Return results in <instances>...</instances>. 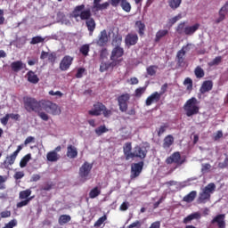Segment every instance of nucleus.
Segmentation results:
<instances>
[{
    "mask_svg": "<svg viewBox=\"0 0 228 228\" xmlns=\"http://www.w3.org/2000/svg\"><path fill=\"white\" fill-rule=\"evenodd\" d=\"M46 159L47 161H51L52 163H54L60 159V155L56 153V151H49L46 154Z\"/></svg>",
    "mask_w": 228,
    "mask_h": 228,
    "instance_id": "obj_28",
    "label": "nucleus"
},
{
    "mask_svg": "<svg viewBox=\"0 0 228 228\" xmlns=\"http://www.w3.org/2000/svg\"><path fill=\"white\" fill-rule=\"evenodd\" d=\"M102 0H94L93 2V12H102V10H108L110 7V4L108 2H104L101 4Z\"/></svg>",
    "mask_w": 228,
    "mask_h": 228,
    "instance_id": "obj_12",
    "label": "nucleus"
},
{
    "mask_svg": "<svg viewBox=\"0 0 228 228\" xmlns=\"http://www.w3.org/2000/svg\"><path fill=\"white\" fill-rule=\"evenodd\" d=\"M185 54H186V52L183 49L180 50L177 53L176 58H177V61L180 65L184 62V55Z\"/></svg>",
    "mask_w": 228,
    "mask_h": 228,
    "instance_id": "obj_41",
    "label": "nucleus"
},
{
    "mask_svg": "<svg viewBox=\"0 0 228 228\" xmlns=\"http://www.w3.org/2000/svg\"><path fill=\"white\" fill-rule=\"evenodd\" d=\"M220 63H222V57L217 56L210 62V65H220Z\"/></svg>",
    "mask_w": 228,
    "mask_h": 228,
    "instance_id": "obj_60",
    "label": "nucleus"
},
{
    "mask_svg": "<svg viewBox=\"0 0 228 228\" xmlns=\"http://www.w3.org/2000/svg\"><path fill=\"white\" fill-rule=\"evenodd\" d=\"M168 35V30L167 29H160L156 33L155 37V42H159L161 38H164V37H167Z\"/></svg>",
    "mask_w": 228,
    "mask_h": 228,
    "instance_id": "obj_33",
    "label": "nucleus"
},
{
    "mask_svg": "<svg viewBox=\"0 0 228 228\" xmlns=\"http://www.w3.org/2000/svg\"><path fill=\"white\" fill-rule=\"evenodd\" d=\"M15 159H17V155H15V153L7 156L5 160L2 163L3 168L10 170V167L15 163Z\"/></svg>",
    "mask_w": 228,
    "mask_h": 228,
    "instance_id": "obj_15",
    "label": "nucleus"
},
{
    "mask_svg": "<svg viewBox=\"0 0 228 228\" xmlns=\"http://www.w3.org/2000/svg\"><path fill=\"white\" fill-rule=\"evenodd\" d=\"M181 3H183V0H172L173 10L179 8V6H181Z\"/></svg>",
    "mask_w": 228,
    "mask_h": 228,
    "instance_id": "obj_56",
    "label": "nucleus"
},
{
    "mask_svg": "<svg viewBox=\"0 0 228 228\" xmlns=\"http://www.w3.org/2000/svg\"><path fill=\"white\" fill-rule=\"evenodd\" d=\"M122 56H124V48L121 46H114L110 54L111 61L117 63V61H118V59L122 58Z\"/></svg>",
    "mask_w": 228,
    "mask_h": 228,
    "instance_id": "obj_8",
    "label": "nucleus"
},
{
    "mask_svg": "<svg viewBox=\"0 0 228 228\" xmlns=\"http://www.w3.org/2000/svg\"><path fill=\"white\" fill-rule=\"evenodd\" d=\"M112 45L114 47H120L122 45V36H116L112 39Z\"/></svg>",
    "mask_w": 228,
    "mask_h": 228,
    "instance_id": "obj_40",
    "label": "nucleus"
},
{
    "mask_svg": "<svg viewBox=\"0 0 228 228\" xmlns=\"http://www.w3.org/2000/svg\"><path fill=\"white\" fill-rule=\"evenodd\" d=\"M27 79H28V83H32V85H37V83H38V81H40V78H38V76L37 74H35V71H33V70H29L27 73Z\"/></svg>",
    "mask_w": 228,
    "mask_h": 228,
    "instance_id": "obj_26",
    "label": "nucleus"
},
{
    "mask_svg": "<svg viewBox=\"0 0 228 228\" xmlns=\"http://www.w3.org/2000/svg\"><path fill=\"white\" fill-rule=\"evenodd\" d=\"M197 104H199V101L195 97L187 100L183 105L186 117H193V115H199L200 108Z\"/></svg>",
    "mask_w": 228,
    "mask_h": 228,
    "instance_id": "obj_3",
    "label": "nucleus"
},
{
    "mask_svg": "<svg viewBox=\"0 0 228 228\" xmlns=\"http://www.w3.org/2000/svg\"><path fill=\"white\" fill-rule=\"evenodd\" d=\"M85 4L77 5L71 12V17L73 19L80 18L81 20H86V26L90 32V36L94 35V31H95V20L92 18V11L90 9L85 10Z\"/></svg>",
    "mask_w": 228,
    "mask_h": 228,
    "instance_id": "obj_2",
    "label": "nucleus"
},
{
    "mask_svg": "<svg viewBox=\"0 0 228 228\" xmlns=\"http://www.w3.org/2000/svg\"><path fill=\"white\" fill-rule=\"evenodd\" d=\"M134 28L137 30V33L139 34L140 37H143V35H145L146 27L145 23H143L142 20L135 21Z\"/></svg>",
    "mask_w": 228,
    "mask_h": 228,
    "instance_id": "obj_23",
    "label": "nucleus"
},
{
    "mask_svg": "<svg viewBox=\"0 0 228 228\" xmlns=\"http://www.w3.org/2000/svg\"><path fill=\"white\" fill-rule=\"evenodd\" d=\"M31 159L30 153L25 155L20 161V168H24L28 166V163H29V160Z\"/></svg>",
    "mask_w": 228,
    "mask_h": 228,
    "instance_id": "obj_34",
    "label": "nucleus"
},
{
    "mask_svg": "<svg viewBox=\"0 0 228 228\" xmlns=\"http://www.w3.org/2000/svg\"><path fill=\"white\" fill-rule=\"evenodd\" d=\"M13 227H17V220L15 219L11 220L3 228H13Z\"/></svg>",
    "mask_w": 228,
    "mask_h": 228,
    "instance_id": "obj_52",
    "label": "nucleus"
},
{
    "mask_svg": "<svg viewBox=\"0 0 228 228\" xmlns=\"http://www.w3.org/2000/svg\"><path fill=\"white\" fill-rule=\"evenodd\" d=\"M125 44L128 47H131V45H136V44H138V35L127 34L125 38Z\"/></svg>",
    "mask_w": 228,
    "mask_h": 228,
    "instance_id": "obj_17",
    "label": "nucleus"
},
{
    "mask_svg": "<svg viewBox=\"0 0 228 228\" xmlns=\"http://www.w3.org/2000/svg\"><path fill=\"white\" fill-rule=\"evenodd\" d=\"M215 190H216V185L214 183H208L205 188H203L202 191L200 192L198 197L199 204H206L208 200H211V194L215 193Z\"/></svg>",
    "mask_w": 228,
    "mask_h": 228,
    "instance_id": "obj_4",
    "label": "nucleus"
},
{
    "mask_svg": "<svg viewBox=\"0 0 228 228\" xmlns=\"http://www.w3.org/2000/svg\"><path fill=\"white\" fill-rule=\"evenodd\" d=\"M183 85L185 86H187V90H191V88H193V80L190 77H186L183 81Z\"/></svg>",
    "mask_w": 228,
    "mask_h": 228,
    "instance_id": "obj_47",
    "label": "nucleus"
},
{
    "mask_svg": "<svg viewBox=\"0 0 228 228\" xmlns=\"http://www.w3.org/2000/svg\"><path fill=\"white\" fill-rule=\"evenodd\" d=\"M23 104L26 111L28 113L35 111L45 122L49 120L47 113L52 115H60L61 113V109L56 103L47 100L38 101L33 97L25 96L23 97ZM42 110L46 111V113L42 111Z\"/></svg>",
    "mask_w": 228,
    "mask_h": 228,
    "instance_id": "obj_1",
    "label": "nucleus"
},
{
    "mask_svg": "<svg viewBox=\"0 0 228 228\" xmlns=\"http://www.w3.org/2000/svg\"><path fill=\"white\" fill-rule=\"evenodd\" d=\"M228 166V157H226L224 160V162H220L218 164L219 168H227Z\"/></svg>",
    "mask_w": 228,
    "mask_h": 228,
    "instance_id": "obj_62",
    "label": "nucleus"
},
{
    "mask_svg": "<svg viewBox=\"0 0 228 228\" xmlns=\"http://www.w3.org/2000/svg\"><path fill=\"white\" fill-rule=\"evenodd\" d=\"M26 64L22 63V61H16L11 63V69L13 72H20L22 69H25Z\"/></svg>",
    "mask_w": 228,
    "mask_h": 228,
    "instance_id": "obj_24",
    "label": "nucleus"
},
{
    "mask_svg": "<svg viewBox=\"0 0 228 228\" xmlns=\"http://www.w3.org/2000/svg\"><path fill=\"white\" fill-rule=\"evenodd\" d=\"M48 61H50V63L56 62V53H51L50 54H48Z\"/></svg>",
    "mask_w": 228,
    "mask_h": 228,
    "instance_id": "obj_57",
    "label": "nucleus"
},
{
    "mask_svg": "<svg viewBox=\"0 0 228 228\" xmlns=\"http://www.w3.org/2000/svg\"><path fill=\"white\" fill-rule=\"evenodd\" d=\"M22 177H24V171H18L14 174V179H16V181L22 179Z\"/></svg>",
    "mask_w": 228,
    "mask_h": 228,
    "instance_id": "obj_61",
    "label": "nucleus"
},
{
    "mask_svg": "<svg viewBox=\"0 0 228 228\" xmlns=\"http://www.w3.org/2000/svg\"><path fill=\"white\" fill-rule=\"evenodd\" d=\"M143 171V161L134 163L131 166L130 179L140 177V174Z\"/></svg>",
    "mask_w": 228,
    "mask_h": 228,
    "instance_id": "obj_7",
    "label": "nucleus"
},
{
    "mask_svg": "<svg viewBox=\"0 0 228 228\" xmlns=\"http://www.w3.org/2000/svg\"><path fill=\"white\" fill-rule=\"evenodd\" d=\"M185 159L181 158V153H179V151L173 153L172 163H175L176 167H181Z\"/></svg>",
    "mask_w": 228,
    "mask_h": 228,
    "instance_id": "obj_25",
    "label": "nucleus"
},
{
    "mask_svg": "<svg viewBox=\"0 0 228 228\" xmlns=\"http://www.w3.org/2000/svg\"><path fill=\"white\" fill-rule=\"evenodd\" d=\"M33 200V197L28 198L27 200H21L16 204L17 208H24V206H28L29 202Z\"/></svg>",
    "mask_w": 228,
    "mask_h": 228,
    "instance_id": "obj_46",
    "label": "nucleus"
},
{
    "mask_svg": "<svg viewBox=\"0 0 228 228\" xmlns=\"http://www.w3.org/2000/svg\"><path fill=\"white\" fill-rule=\"evenodd\" d=\"M131 99V94L126 93L118 97V104L119 106V111L122 113H126L127 111V102H129V100Z\"/></svg>",
    "mask_w": 228,
    "mask_h": 228,
    "instance_id": "obj_6",
    "label": "nucleus"
},
{
    "mask_svg": "<svg viewBox=\"0 0 228 228\" xmlns=\"http://www.w3.org/2000/svg\"><path fill=\"white\" fill-rule=\"evenodd\" d=\"M79 52L83 56H88V53H90V45H84L80 47Z\"/></svg>",
    "mask_w": 228,
    "mask_h": 228,
    "instance_id": "obj_43",
    "label": "nucleus"
},
{
    "mask_svg": "<svg viewBox=\"0 0 228 228\" xmlns=\"http://www.w3.org/2000/svg\"><path fill=\"white\" fill-rule=\"evenodd\" d=\"M118 6H120L122 8V11L126 12V13H129L132 9L131 3H129L128 0H118L113 8H118Z\"/></svg>",
    "mask_w": 228,
    "mask_h": 228,
    "instance_id": "obj_14",
    "label": "nucleus"
},
{
    "mask_svg": "<svg viewBox=\"0 0 228 228\" xmlns=\"http://www.w3.org/2000/svg\"><path fill=\"white\" fill-rule=\"evenodd\" d=\"M92 168H94V164H90L86 161L79 167L78 175L84 183L88 181Z\"/></svg>",
    "mask_w": 228,
    "mask_h": 228,
    "instance_id": "obj_5",
    "label": "nucleus"
},
{
    "mask_svg": "<svg viewBox=\"0 0 228 228\" xmlns=\"http://www.w3.org/2000/svg\"><path fill=\"white\" fill-rule=\"evenodd\" d=\"M133 158H139V159H145L147 158V149L144 147H140L139 145L134 148V151L132 152V159Z\"/></svg>",
    "mask_w": 228,
    "mask_h": 228,
    "instance_id": "obj_9",
    "label": "nucleus"
},
{
    "mask_svg": "<svg viewBox=\"0 0 228 228\" xmlns=\"http://www.w3.org/2000/svg\"><path fill=\"white\" fill-rule=\"evenodd\" d=\"M161 223L159 221L154 222L151 224L149 228H160Z\"/></svg>",
    "mask_w": 228,
    "mask_h": 228,
    "instance_id": "obj_64",
    "label": "nucleus"
},
{
    "mask_svg": "<svg viewBox=\"0 0 228 228\" xmlns=\"http://www.w3.org/2000/svg\"><path fill=\"white\" fill-rule=\"evenodd\" d=\"M66 156L67 158H69V159H75V158H77V148L71 144L68 145Z\"/></svg>",
    "mask_w": 228,
    "mask_h": 228,
    "instance_id": "obj_21",
    "label": "nucleus"
},
{
    "mask_svg": "<svg viewBox=\"0 0 228 228\" xmlns=\"http://www.w3.org/2000/svg\"><path fill=\"white\" fill-rule=\"evenodd\" d=\"M106 105H103L102 102H96L93 105V109L88 111V114L91 117H99L102 113V110H105Z\"/></svg>",
    "mask_w": 228,
    "mask_h": 228,
    "instance_id": "obj_10",
    "label": "nucleus"
},
{
    "mask_svg": "<svg viewBox=\"0 0 228 228\" xmlns=\"http://www.w3.org/2000/svg\"><path fill=\"white\" fill-rule=\"evenodd\" d=\"M99 195H101V189H99V187L93 188L89 192L90 199H95L99 197Z\"/></svg>",
    "mask_w": 228,
    "mask_h": 228,
    "instance_id": "obj_37",
    "label": "nucleus"
},
{
    "mask_svg": "<svg viewBox=\"0 0 228 228\" xmlns=\"http://www.w3.org/2000/svg\"><path fill=\"white\" fill-rule=\"evenodd\" d=\"M85 68H79L77 71L76 77L77 79H81L83 77V74H85Z\"/></svg>",
    "mask_w": 228,
    "mask_h": 228,
    "instance_id": "obj_55",
    "label": "nucleus"
},
{
    "mask_svg": "<svg viewBox=\"0 0 228 228\" xmlns=\"http://www.w3.org/2000/svg\"><path fill=\"white\" fill-rule=\"evenodd\" d=\"M220 138H224V133L222 132V130H219L215 134L213 140L214 142H218Z\"/></svg>",
    "mask_w": 228,
    "mask_h": 228,
    "instance_id": "obj_51",
    "label": "nucleus"
},
{
    "mask_svg": "<svg viewBox=\"0 0 228 228\" xmlns=\"http://www.w3.org/2000/svg\"><path fill=\"white\" fill-rule=\"evenodd\" d=\"M6 177L0 175V190H6Z\"/></svg>",
    "mask_w": 228,
    "mask_h": 228,
    "instance_id": "obj_54",
    "label": "nucleus"
},
{
    "mask_svg": "<svg viewBox=\"0 0 228 228\" xmlns=\"http://www.w3.org/2000/svg\"><path fill=\"white\" fill-rule=\"evenodd\" d=\"M211 170V164L206 163L201 165V172H208Z\"/></svg>",
    "mask_w": 228,
    "mask_h": 228,
    "instance_id": "obj_59",
    "label": "nucleus"
},
{
    "mask_svg": "<svg viewBox=\"0 0 228 228\" xmlns=\"http://www.w3.org/2000/svg\"><path fill=\"white\" fill-rule=\"evenodd\" d=\"M228 13V2H226L224 4V5L220 9L219 11V17L216 20V23L220 24V22H222V20H225V15H227Z\"/></svg>",
    "mask_w": 228,
    "mask_h": 228,
    "instance_id": "obj_22",
    "label": "nucleus"
},
{
    "mask_svg": "<svg viewBox=\"0 0 228 228\" xmlns=\"http://www.w3.org/2000/svg\"><path fill=\"white\" fill-rule=\"evenodd\" d=\"M148 76H156V72H158V66L151 65L146 69Z\"/></svg>",
    "mask_w": 228,
    "mask_h": 228,
    "instance_id": "obj_42",
    "label": "nucleus"
},
{
    "mask_svg": "<svg viewBox=\"0 0 228 228\" xmlns=\"http://www.w3.org/2000/svg\"><path fill=\"white\" fill-rule=\"evenodd\" d=\"M72 61H74V58L70 55L64 56L60 62L59 69L63 72H65V70H69V69H70V65H72Z\"/></svg>",
    "mask_w": 228,
    "mask_h": 228,
    "instance_id": "obj_11",
    "label": "nucleus"
},
{
    "mask_svg": "<svg viewBox=\"0 0 228 228\" xmlns=\"http://www.w3.org/2000/svg\"><path fill=\"white\" fill-rule=\"evenodd\" d=\"M198 218H200V214L199 213L191 214L183 219V224H190L191 220H195Z\"/></svg>",
    "mask_w": 228,
    "mask_h": 228,
    "instance_id": "obj_35",
    "label": "nucleus"
},
{
    "mask_svg": "<svg viewBox=\"0 0 228 228\" xmlns=\"http://www.w3.org/2000/svg\"><path fill=\"white\" fill-rule=\"evenodd\" d=\"M194 74L198 79H201V77H204L205 76L204 69L200 68V66L196 67Z\"/></svg>",
    "mask_w": 228,
    "mask_h": 228,
    "instance_id": "obj_39",
    "label": "nucleus"
},
{
    "mask_svg": "<svg viewBox=\"0 0 228 228\" xmlns=\"http://www.w3.org/2000/svg\"><path fill=\"white\" fill-rule=\"evenodd\" d=\"M8 120H10V114H6L4 118H2L0 119V122L1 124H3V126H7Z\"/></svg>",
    "mask_w": 228,
    "mask_h": 228,
    "instance_id": "obj_58",
    "label": "nucleus"
},
{
    "mask_svg": "<svg viewBox=\"0 0 228 228\" xmlns=\"http://www.w3.org/2000/svg\"><path fill=\"white\" fill-rule=\"evenodd\" d=\"M32 191L30 189H27L25 191H21L19 193V200H26L30 198Z\"/></svg>",
    "mask_w": 228,
    "mask_h": 228,
    "instance_id": "obj_30",
    "label": "nucleus"
},
{
    "mask_svg": "<svg viewBox=\"0 0 228 228\" xmlns=\"http://www.w3.org/2000/svg\"><path fill=\"white\" fill-rule=\"evenodd\" d=\"M199 28H200V24L199 23H196L193 26H187L184 28V35H193V33H195Z\"/></svg>",
    "mask_w": 228,
    "mask_h": 228,
    "instance_id": "obj_27",
    "label": "nucleus"
},
{
    "mask_svg": "<svg viewBox=\"0 0 228 228\" xmlns=\"http://www.w3.org/2000/svg\"><path fill=\"white\" fill-rule=\"evenodd\" d=\"M43 42H45V37L37 36L31 38L30 44L31 45H37V44H43Z\"/></svg>",
    "mask_w": 228,
    "mask_h": 228,
    "instance_id": "obj_36",
    "label": "nucleus"
},
{
    "mask_svg": "<svg viewBox=\"0 0 228 228\" xmlns=\"http://www.w3.org/2000/svg\"><path fill=\"white\" fill-rule=\"evenodd\" d=\"M145 90H147L146 87H138L137 89H135L134 96L141 97L142 95H143V94H145Z\"/></svg>",
    "mask_w": 228,
    "mask_h": 228,
    "instance_id": "obj_48",
    "label": "nucleus"
},
{
    "mask_svg": "<svg viewBox=\"0 0 228 228\" xmlns=\"http://www.w3.org/2000/svg\"><path fill=\"white\" fill-rule=\"evenodd\" d=\"M171 145H172V135L169 134L164 138L163 148L170 149Z\"/></svg>",
    "mask_w": 228,
    "mask_h": 228,
    "instance_id": "obj_38",
    "label": "nucleus"
},
{
    "mask_svg": "<svg viewBox=\"0 0 228 228\" xmlns=\"http://www.w3.org/2000/svg\"><path fill=\"white\" fill-rule=\"evenodd\" d=\"M108 49L107 48H103L101 50L100 52V58L101 60H106V58H108Z\"/></svg>",
    "mask_w": 228,
    "mask_h": 228,
    "instance_id": "obj_53",
    "label": "nucleus"
},
{
    "mask_svg": "<svg viewBox=\"0 0 228 228\" xmlns=\"http://www.w3.org/2000/svg\"><path fill=\"white\" fill-rule=\"evenodd\" d=\"M104 133H108V128H106V126H100L98 128L95 129V134L98 136L104 134Z\"/></svg>",
    "mask_w": 228,
    "mask_h": 228,
    "instance_id": "obj_45",
    "label": "nucleus"
},
{
    "mask_svg": "<svg viewBox=\"0 0 228 228\" xmlns=\"http://www.w3.org/2000/svg\"><path fill=\"white\" fill-rule=\"evenodd\" d=\"M72 220L69 215H61L59 217L58 224L59 225H65V224H69Z\"/></svg>",
    "mask_w": 228,
    "mask_h": 228,
    "instance_id": "obj_31",
    "label": "nucleus"
},
{
    "mask_svg": "<svg viewBox=\"0 0 228 228\" xmlns=\"http://www.w3.org/2000/svg\"><path fill=\"white\" fill-rule=\"evenodd\" d=\"M213 90V81L206 80L202 83L200 88V94H207V92H211Z\"/></svg>",
    "mask_w": 228,
    "mask_h": 228,
    "instance_id": "obj_20",
    "label": "nucleus"
},
{
    "mask_svg": "<svg viewBox=\"0 0 228 228\" xmlns=\"http://www.w3.org/2000/svg\"><path fill=\"white\" fill-rule=\"evenodd\" d=\"M97 45L99 47H104L108 44V31L106 29H103L100 32L98 36V39L96 41Z\"/></svg>",
    "mask_w": 228,
    "mask_h": 228,
    "instance_id": "obj_13",
    "label": "nucleus"
},
{
    "mask_svg": "<svg viewBox=\"0 0 228 228\" xmlns=\"http://www.w3.org/2000/svg\"><path fill=\"white\" fill-rule=\"evenodd\" d=\"M117 65L116 62L112 61V62H104L102 61L100 65V72H106V70H109L110 67H115Z\"/></svg>",
    "mask_w": 228,
    "mask_h": 228,
    "instance_id": "obj_29",
    "label": "nucleus"
},
{
    "mask_svg": "<svg viewBox=\"0 0 228 228\" xmlns=\"http://www.w3.org/2000/svg\"><path fill=\"white\" fill-rule=\"evenodd\" d=\"M106 220H108V216L103 215L94 223V227H101V225H102V224H104Z\"/></svg>",
    "mask_w": 228,
    "mask_h": 228,
    "instance_id": "obj_44",
    "label": "nucleus"
},
{
    "mask_svg": "<svg viewBox=\"0 0 228 228\" xmlns=\"http://www.w3.org/2000/svg\"><path fill=\"white\" fill-rule=\"evenodd\" d=\"M134 227L141 228L142 223L140 221H135L127 226V228H134Z\"/></svg>",
    "mask_w": 228,
    "mask_h": 228,
    "instance_id": "obj_63",
    "label": "nucleus"
},
{
    "mask_svg": "<svg viewBox=\"0 0 228 228\" xmlns=\"http://www.w3.org/2000/svg\"><path fill=\"white\" fill-rule=\"evenodd\" d=\"M54 184L53 183H46L44 187L41 188V191H51L53 190V187Z\"/></svg>",
    "mask_w": 228,
    "mask_h": 228,
    "instance_id": "obj_50",
    "label": "nucleus"
},
{
    "mask_svg": "<svg viewBox=\"0 0 228 228\" xmlns=\"http://www.w3.org/2000/svg\"><path fill=\"white\" fill-rule=\"evenodd\" d=\"M195 197H197V191H192L183 197V202H193Z\"/></svg>",
    "mask_w": 228,
    "mask_h": 228,
    "instance_id": "obj_32",
    "label": "nucleus"
},
{
    "mask_svg": "<svg viewBox=\"0 0 228 228\" xmlns=\"http://www.w3.org/2000/svg\"><path fill=\"white\" fill-rule=\"evenodd\" d=\"M160 99L161 94L155 92L146 99V106H151V104H154V102H159Z\"/></svg>",
    "mask_w": 228,
    "mask_h": 228,
    "instance_id": "obj_18",
    "label": "nucleus"
},
{
    "mask_svg": "<svg viewBox=\"0 0 228 228\" xmlns=\"http://www.w3.org/2000/svg\"><path fill=\"white\" fill-rule=\"evenodd\" d=\"M184 29H186V23L182 22L177 26L176 31L179 35H183V33H184Z\"/></svg>",
    "mask_w": 228,
    "mask_h": 228,
    "instance_id": "obj_49",
    "label": "nucleus"
},
{
    "mask_svg": "<svg viewBox=\"0 0 228 228\" xmlns=\"http://www.w3.org/2000/svg\"><path fill=\"white\" fill-rule=\"evenodd\" d=\"M211 224H217V227L219 228H225V214H219L216 216Z\"/></svg>",
    "mask_w": 228,
    "mask_h": 228,
    "instance_id": "obj_16",
    "label": "nucleus"
},
{
    "mask_svg": "<svg viewBox=\"0 0 228 228\" xmlns=\"http://www.w3.org/2000/svg\"><path fill=\"white\" fill-rule=\"evenodd\" d=\"M131 151H133V146L131 142L125 143L123 147V152L126 161H129V159H132L133 152H131Z\"/></svg>",
    "mask_w": 228,
    "mask_h": 228,
    "instance_id": "obj_19",
    "label": "nucleus"
}]
</instances>
